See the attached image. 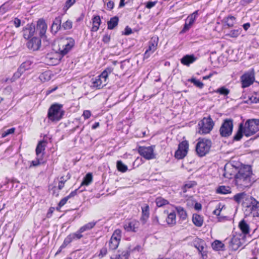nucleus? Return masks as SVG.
Returning <instances> with one entry per match:
<instances>
[{
	"label": "nucleus",
	"instance_id": "f257e3e1",
	"mask_svg": "<svg viewBox=\"0 0 259 259\" xmlns=\"http://www.w3.org/2000/svg\"><path fill=\"white\" fill-rule=\"evenodd\" d=\"M252 175L251 166L249 165H243L235 175V178L238 185L244 187H249L252 184L251 180Z\"/></svg>",
	"mask_w": 259,
	"mask_h": 259
},
{
	"label": "nucleus",
	"instance_id": "f03ea898",
	"mask_svg": "<svg viewBox=\"0 0 259 259\" xmlns=\"http://www.w3.org/2000/svg\"><path fill=\"white\" fill-rule=\"evenodd\" d=\"M63 105L59 103H54L51 105L48 109L47 117L52 122L60 121L65 114V111L63 109Z\"/></svg>",
	"mask_w": 259,
	"mask_h": 259
},
{
	"label": "nucleus",
	"instance_id": "7ed1b4c3",
	"mask_svg": "<svg viewBox=\"0 0 259 259\" xmlns=\"http://www.w3.org/2000/svg\"><path fill=\"white\" fill-rule=\"evenodd\" d=\"M197 141L195 146L196 153L199 157H203L209 153L212 145L211 141L208 139L199 138Z\"/></svg>",
	"mask_w": 259,
	"mask_h": 259
},
{
	"label": "nucleus",
	"instance_id": "20e7f679",
	"mask_svg": "<svg viewBox=\"0 0 259 259\" xmlns=\"http://www.w3.org/2000/svg\"><path fill=\"white\" fill-rule=\"evenodd\" d=\"M245 239V235L238 234L234 235L231 238H226L225 242L228 244L230 249L236 251L243 244Z\"/></svg>",
	"mask_w": 259,
	"mask_h": 259
},
{
	"label": "nucleus",
	"instance_id": "39448f33",
	"mask_svg": "<svg viewBox=\"0 0 259 259\" xmlns=\"http://www.w3.org/2000/svg\"><path fill=\"white\" fill-rule=\"evenodd\" d=\"M245 130V136L250 137L259 131V119L252 118L247 119L244 123Z\"/></svg>",
	"mask_w": 259,
	"mask_h": 259
},
{
	"label": "nucleus",
	"instance_id": "423d86ee",
	"mask_svg": "<svg viewBox=\"0 0 259 259\" xmlns=\"http://www.w3.org/2000/svg\"><path fill=\"white\" fill-rule=\"evenodd\" d=\"M214 124V123L210 116L207 117H203L198 123V133L200 134L209 133L212 130Z\"/></svg>",
	"mask_w": 259,
	"mask_h": 259
},
{
	"label": "nucleus",
	"instance_id": "0eeeda50",
	"mask_svg": "<svg viewBox=\"0 0 259 259\" xmlns=\"http://www.w3.org/2000/svg\"><path fill=\"white\" fill-rule=\"evenodd\" d=\"M233 121L232 118H226L224 120L219 130L221 137L227 138L232 135L233 130Z\"/></svg>",
	"mask_w": 259,
	"mask_h": 259
},
{
	"label": "nucleus",
	"instance_id": "6e6552de",
	"mask_svg": "<svg viewBox=\"0 0 259 259\" xmlns=\"http://www.w3.org/2000/svg\"><path fill=\"white\" fill-rule=\"evenodd\" d=\"M254 74V70L251 68L241 76V81L242 88H247L253 83L255 80Z\"/></svg>",
	"mask_w": 259,
	"mask_h": 259
},
{
	"label": "nucleus",
	"instance_id": "1a4fd4ad",
	"mask_svg": "<svg viewBox=\"0 0 259 259\" xmlns=\"http://www.w3.org/2000/svg\"><path fill=\"white\" fill-rule=\"evenodd\" d=\"M62 49L60 48L59 54L62 58L68 53L75 45V40L72 37H66L62 40Z\"/></svg>",
	"mask_w": 259,
	"mask_h": 259
},
{
	"label": "nucleus",
	"instance_id": "9d476101",
	"mask_svg": "<svg viewBox=\"0 0 259 259\" xmlns=\"http://www.w3.org/2000/svg\"><path fill=\"white\" fill-rule=\"evenodd\" d=\"M189 149V143L187 141H183L180 142L178 145V149L175 153L176 159H183L187 154Z\"/></svg>",
	"mask_w": 259,
	"mask_h": 259
},
{
	"label": "nucleus",
	"instance_id": "9b49d317",
	"mask_svg": "<svg viewBox=\"0 0 259 259\" xmlns=\"http://www.w3.org/2000/svg\"><path fill=\"white\" fill-rule=\"evenodd\" d=\"M155 146L149 147L139 146L138 149V153L145 159L150 160L155 158L154 154V148Z\"/></svg>",
	"mask_w": 259,
	"mask_h": 259
},
{
	"label": "nucleus",
	"instance_id": "f8f14e48",
	"mask_svg": "<svg viewBox=\"0 0 259 259\" xmlns=\"http://www.w3.org/2000/svg\"><path fill=\"white\" fill-rule=\"evenodd\" d=\"M48 26L44 19H39L37 21L36 31H39V37L44 40L47 41V36L46 35Z\"/></svg>",
	"mask_w": 259,
	"mask_h": 259
},
{
	"label": "nucleus",
	"instance_id": "ddd939ff",
	"mask_svg": "<svg viewBox=\"0 0 259 259\" xmlns=\"http://www.w3.org/2000/svg\"><path fill=\"white\" fill-rule=\"evenodd\" d=\"M205 245V243L204 241L200 238H197L194 241V246L196 248L199 254H201V257L203 259H206L207 257V251L204 250V245Z\"/></svg>",
	"mask_w": 259,
	"mask_h": 259
},
{
	"label": "nucleus",
	"instance_id": "4468645a",
	"mask_svg": "<svg viewBox=\"0 0 259 259\" xmlns=\"http://www.w3.org/2000/svg\"><path fill=\"white\" fill-rule=\"evenodd\" d=\"M35 25L33 23L27 24L23 28V36L26 39H28L33 36L35 32Z\"/></svg>",
	"mask_w": 259,
	"mask_h": 259
},
{
	"label": "nucleus",
	"instance_id": "2eb2a0df",
	"mask_svg": "<svg viewBox=\"0 0 259 259\" xmlns=\"http://www.w3.org/2000/svg\"><path fill=\"white\" fill-rule=\"evenodd\" d=\"M41 39L40 37L33 36L27 42L26 46L30 50L32 51H37L41 46Z\"/></svg>",
	"mask_w": 259,
	"mask_h": 259
},
{
	"label": "nucleus",
	"instance_id": "dca6fc26",
	"mask_svg": "<svg viewBox=\"0 0 259 259\" xmlns=\"http://www.w3.org/2000/svg\"><path fill=\"white\" fill-rule=\"evenodd\" d=\"M250 203L246 207L249 208L250 212L253 217H259V202L252 197H250Z\"/></svg>",
	"mask_w": 259,
	"mask_h": 259
},
{
	"label": "nucleus",
	"instance_id": "f3484780",
	"mask_svg": "<svg viewBox=\"0 0 259 259\" xmlns=\"http://www.w3.org/2000/svg\"><path fill=\"white\" fill-rule=\"evenodd\" d=\"M62 16L63 14L56 17L53 21L51 27V31L52 34H56L61 29Z\"/></svg>",
	"mask_w": 259,
	"mask_h": 259
},
{
	"label": "nucleus",
	"instance_id": "a211bd4d",
	"mask_svg": "<svg viewBox=\"0 0 259 259\" xmlns=\"http://www.w3.org/2000/svg\"><path fill=\"white\" fill-rule=\"evenodd\" d=\"M139 225L138 222L133 220L125 222L123 227L127 232H137L138 230Z\"/></svg>",
	"mask_w": 259,
	"mask_h": 259
},
{
	"label": "nucleus",
	"instance_id": "6ab92c4d",
	"mask_svg": "<svg viewBox=\"0 0 259 259\" xmlns=\"http://www.w3.org/2000/svg\"><path fill=\"white\" fill-rule=\"evenodd\" d=\"M245 132L244 122L242 121L239 124L238 130L233 136V141H240L242 138L243 135L245 136Z\"/></svg>",
	"mask_w": 259,
	"mask_h": 259
},
{
	"label": "nucleus",
	"instance_id": "aec40b11",
	"mask_svg": "<svg viewBox=\"0 0 259 259\" xmlns=\"http://www.w3.org/2000/svg\"><path fill=\"white\" fill-rule=\"evenodd\" d=\"M238 227L242 232L240 234L245 235L246 238V235L249 234L250 231L249 224L244 219H243L239 223Z\"/></svg>",
	"mask_w": 259,
	"mask_h": 259
},
{
	"label": "nucleus",
	"instance_id": "412c9836",
	"mask_svg": "<svg viewBox=\"0 0 259 259\" xmlns=\"http://www.w3.org/2000/svg\"><path fill=\"white\" fill-rule=\"evenodd\" d=\"M197 59V58L193 54L186 55L181 59V62L182 64L189 66Z\"/></svg>",
	"mask_w": 259,
	"mask_h": 259
},
{
	"label": "nucleus",
	"instance_id": "4be33fe9",
	"mask_svg": "<svg viewBox=\"0 0 259 259\" xmlns=\"http://www.w3.org/2000/svg\"><path fill=\"white\" fill-rule=\"evenodd\" d=\"M142 216L140 221L143 225H144L147 222L148 219L149 217V206L146 204L142 207Z\"/></svg>",
	"mask_w": 259,
	"mask_h": 259
},
{
	"label": "nucleus",
	"instance_id": "5701e85b",
	"mask_svg": "<svg viewBox=\"0 0 259 259\" xmlns=\"http://www.w3.org/2000/svg\"><path fill=\"white\" fill-rule=\"evenodd\" d=\"M46 143L47 142L45 140H41L38 143L35 149L36 155L37 157L40 156L41 154L44 155L42 152L45 150Z\"/></svg>",
	"mask_w": 259,
	"mask_h": 259
},
{
	"label": "nucleus",
	"instance_id": "b1692460",
	"mask_svg": "<svg viewBox=\"0 0 259 259\" xmlns=\"http://www.w3.org/2000/svg\"><path fill=\"white\" fill-rule=\"evenodd\" d=\"M93 26L91 28V31L96 32L99 28V26L101 23V20L100 16H94L92 18Z\"/></svg>",
	"mask_w": 259,
	"mask_h": 259
},
{
	"label": "nucleus",
	"instance_id": "393cba45",
	"mask_svg": "<svg viewBox=\"0 0 259 259\" xmlns=\"http://www.w3.org/2000/svg\"><path fill=\"white\" fill-rule=\"evenodd\" d=\"M212 249L216 251H224L226 250L225 244L219 240H214L211 243Z\"/></svg>",
	"mask_w": 259,
	"mask_h": 259
},
{
	"label": "nucleus",
	"instance_id": "a878e982",
	"mask_svg": "<svg viewBox=\"0 0 259 259\" xmlns=\"http://www.w3.org/2000/svg\"><path fill=\"white\" fill-rule=\"evenodd\" d=\"M158 37L157 36H153L152 37L150 41H149V51H151L152 53H153L157 49L158 42Z\"/></svg>",
	"mask_w": 259,
	"mask_h": 259
},
{
	"label": "nucleus",
	"instance_id": "bb28decb",
	"mask_svg": "<svg viewBox=\"0 0 259 259\" xmlns=\"http://www.w3.org/2000/svg\"><path fill=\"white\" fill-rule=\"evenodd\" d=\"M119 22V18L117 16H114L110 18L107 22V28L109 30L113 29L117 26Z\"/></svg>",
	"mask_w": 259,
	"mask_h": 259
},
{
	"label": "nucleus",
	"instance_id": "cd10ccee",
	"mask_svg": "<svg viewBox=\"0 0 259 259\" xmlns=\"http://www.w3.org/2000/svg\"><path fill=\"white\" fill-rule=\"evenodd\" d=\"M93 181V175L91 172H88L83 179L79 188L82 186H89Z\"/></svg>",
	"mask_w": 259,
	"mask_h": 259
},
{
	"label": "nucleus",
	"instance_id": "c85d7f7f",
	"mask_svg": "<svg viewBox=\"0 0 259 259\" xmlns=\"http://www.w3.org/2000/svg\"><path fill=\"white\" fill-rule=\"evenodd\" d=\"M192 222L196 226L200 227L203 225V220L201 215L194 214L192 217Z\"/></svg>",
	"mask_w": 259,
	"mask_h": 259
},
{
	"label": "nucleus",
	"instance_id": "c756f323",
	"mask_svg": "<svg viewBox=\"0 0 259 259\" xmlns=\"http://www.w3.org/2000/svg\"><path fill=\"white\" fill-rule=\"evenodd\" d=\"M198 10L195 11L192 14L189 15L186 19L185 21L189 25H192L196 19L198 17Z\"/></svg>",
	"mask_w": 259,
	"mask_h": 259
},
{
	"label": "nucleus",
	"instance_id": "7c9ffc66",
	"mask_svg": "<svg viewBox=\"0 0 259 259\" xmlns=\"http://www.w3.org/2000/svg\"><path fill=\"white\" fill-rule=\"evenodd\" d=\"M176 213L174 211L170 212L168 214L166 219L167 224L170 226H173L175 225L176 223Z\"/></svg>",
	"mask_w": 259,
	"mask_h": 259
},
{
	"label": "nucleus",
	"instance_id": "2f4dec72",
	"mask_svg": "<svg viewBox=\"0 0 259 259\" xmlns=\"http://www.w3.org/2000/svg\"><path fill=\"white\" fill-rule=\"evenodd\" d=\"M176 209L177 211L180 218L183 220H185L187 218V213L184 208L181 206H177Z\"/></svg>",
	"mask_w": 259,
	"mask_h": 259
},
{
	"label": "nucleus",
	"instance_id": "473e14b6",
	"mask_svg": "<svg viewBox=\"0 0 259 259\" xmlns=\"http://www.w3.org/2000/svg\"><path fill=\"white\" fill-rule=\"evenodd\" d=\"M216 192L217 193L221 194H227L231 192L230 187L226 186H219L217 188Z\"/></svg>",
	"mask_w": 259,
	"mask_h": 259
},
{
	"label": "nucleus",
	"instance_id": "72a5a7b5",
	"mask_svg": "<svg viewBox=\"0 0 259 259\" xmlns=\"http://www.w3.org/2000/svg\"><path fill=\"white\" fill-rule=\"evenodd\" d=\"M105 85L106 83L103 82V81L101 80V78L98 77L96 78L92 82V86L93 87H96L98 89L103 88Z\"/></svg>",
	"mask_w": 259,
	"mask_h": 259
},
{
	"label": "nucleus",
	"instance_id": "f704fd0d",
	"mask_svg": "<svg viewBox=\"0 0 259 259\" xmlns=\"http://www.w3.org/2000/svg\"><path fill=\"white\" fill-rule=\"evenodd\" d=\"M97 223V222H91L88 223L79 228L80 232L83 233L86 231L92 229L95 227Z\"/></svg>",
	"mask_w": 259,
	"mask_h": 259
},
{
	"label": "nucleus",
	"instance_id": "c9c22d12",
	"mask_svg": "<svg viewBox=\"0 0 259 259\" xmlns=\"http://www.w3.org/2000/svg\"><path fill=\"white\" fill-rule=\"evenodd\" d=\"M43 154H41L40 156L37 157L36 158V159L34 160H32L31 162V164L29 166V167H31L32 166H37L41 164H43L45 163L42 159Z\"/></svg>",
	"mask_w": 259,
	"mask_h": 259
},
{
	"label": "nucleus",
	"instance_id": "e433bc0d",
	"mask_svg": "<svg viewBox=\"0 0 259 259\" xmlns=\"http://www.w3.org/2000/svg\"><path fill=\"white\" fill-rule=\"evenodd\" d=\"M33 64V62L30 60H26L23 62L19 68L24 72L26 70H29Z\"/></svg>",
	"mask_w": 259,
	"mask_h": 259
},
{
	"label": "nucleus",
	"instance_id": "4c0bfd02",
	"mask_svg": "<svg viewBox=\"0 0 259 259\" xmlns=\"http://www.w3.org/2000/svg\"><path fill=\"white\" fill-rule=\"evenodd\" d=\"M235 20V17L233 16H229L228 17H225L224 19V21L226 23V25L228 26V27H233Z\"/></svg>",
	"mask_w": 259,
	"mask_h": 259
},
{
	"label": "nucleus",
	"instance_id": "58836bf2",
	"mask_svg": "<svg viewBox=\"0 0 259 259\" xmlns=\"http://www.w3.org/2000/svg\"><path fill=\"white\" fill-rule=\"evenodd\" d=\"M187 81L192 83L195 86L199 89H202L204 87V83L199 80L197 79L195 77L189 78Z\"/></svg>",
	"mask_w": 259,
	"mask_h": 259
},
{
	"label": "nucleus",
	"instance_id": "ea45409f",
	"mask_svg": "<svg viewBox=\"0 0 259 259\" xmlns=\"http://www.w3.org/2000/svg\"><path fill=\"white\" fill-rule=\"evenodd\" d=\"M213 93H217L221 95L227 96L229 94L230 91L225 86L221 87L217 90L213 91Z\"/></svg>",
	"mask_w": 259,
	"mask_h": 259
},
{
	"label": "nucleus",
	"instance_id": "a19ab883",
	"mask_svg": "<svg viewBox=\"0 0 259 259\" xmlns=\"http://www.w3.org/2000/svg\"><path fill=\"white\" fill-rule=\"evenodd\" d=\"M116 167L117 170L121 172H125L128 169L127 166L124 164L121 160L117 161Z\"/></svg>",
	"mask_w": 259,
	"mask_h": 259
},
{
	"label": "nucleus",
	"instance_id": "79ce46f5",
	"mask_svg": "<svg viewBox=\"0 0 259 259\" xmlns=\"http://www.w3.org/2000/svg\"><path fill=\"white\" fill-rule=\"evenodd\" d=\"M121 231L119 229H116L115 230L110 239H111L112 240H114V241H117V242H119L120 241V239H121Z\"/></svg>",
	"mask_w": 259,
	"mask_h": 259
},
{
	"label": "nucleus",
	"instance_id": "37998d69",
	"mask_svg": "<svg viewBox=\"0 0 259 259\" xmlns=\"http://www.w3.org/2000/svg\"><path fill=\"white\" fill-rule=\"evenodd\" d=\"M242 31V30L241 28L232 29L231 30L228 34H227V35L231 37H237L241 34Z\"/></svg>",
	"mask_w": 259,
	"mask_h": 259
},
{
	"label": "nucleus",
	"instance_id": "c03bdc74",
	"mask_svg": "<svg viewBox=\"0 0 259 259\" xmlns=\"http://www.w3.org/2000/svg\"><path fill=\"white\" fill-rule=\"evenodd\" d=\"M196 185L197 183L195 181H189L183 186L182 188L183 191L184 193H186L188 189L192 188Z\"/></svg>",
	"mask_w": 259,
	"mask_h": 259
},
{
	"label": "nucleus",
	"instance_id": "a18cd8bd",
	"mask_svg": "<svg viewBox=\"0 0 259 259\" xmlns=\"http://www.w3.org/2000/svg\"><path fill=\"white\" fill-rule=\"evenodd\" d=\"M155 202L157 206L159 207H162L163 206L168 204L169 203V202L167 200L162 198V197H160L157 198L156 199Z\"/></svg>",
	"mask_w": 259,
	"mask_h": 259
},
{
	"label": "nucleus",
	"instance_id": "49530a36",
	"mask_svg": "<svg viewBox=\"0 0 259 259\" xmlns=\"http://www.w3.org/2000/svg\"><path fill=\"white\" fill-rule=\"evenodd\" d=\"M246 196V194L245 192L237 193L233 196V199L237 203H239Z\"/></svg>",
	"mask_w": 259,
	"mask_h": 259
},
{
	"label": "nucleus",
	"instance_id": "de8ad7c7",
	"mask_svg": "<svg viewBox=\"0 0 259 259\" xmlns=\"http://www.w3.org/2000/svg\"><path fill=\"white\" fill-rule=\"evenodd\" d=\"M72 21L68 19L66 22H64L62 24L61 29H63L64 30H70L72 28Z\"/></svg>",
	"mask_w": 259,
	"mask_h": 259
},
{
	"label": "nucleus",
	"instance_id": "09e8293b",
	"mask_svg": "<svg viewBox=\"0 0 259 259\" xmlns=\"http://www.w3.org/2000/svg\"><path fill=\"white\" fill-rule=\"evenodd\" d=\"M76 2V0H67L63 7V10L64 13L72 6Z\"/></svg>",
	"mask_w": 259,
	"mask_h": 259
},
{
	"label": "nucleus",
	"instance_id": "8fccbe9b",
	"mask_svg": "<svg viewBox=\"0 0 259 259\" xmlns=\"http://www.w3.org/2000/svg\"><path fill=\"white\" fill-rule=\"evenodd\" d=\"M23 73V70L19 67L17 71L14 73L13 76L11 78V82H13L19 78Z\"/></svg>",
	"mask_w": 259,
	"mask_h": 259
},
{
	"label": "nucleus",
	"instance_id": "3c124183",
	"mask_svg": "<svg viewBox=\"0 0 259 259\" xmlns=\"http://www.w3.org/2000/svg\"><path fill=\"white\" fill-rule=\"evenodd\" d=\"M23 73V70L19 67L17 71L14 73L13 76L11 78V82H13L19 78Z\"/></svg>",
	"mask_w": 259,
	"mask_h": 259
},
{
	"label": "nucleus",
	"instance_id": "603ef678",
	"mask_svg": "<svg viewBox=\"0 0 259 259\" xmlns=\"http://www.w3.org/2000/svg\"><path fill=\"white\" fill-rule=\"evenodd\" d=\"M130 254V252L128 250L123 251L121 254L117 255L115 257V259H127Z\"/></svg>",
	"mask_w": 259,
	"mask_h": 259
},
{
	"label": "nucleus",
	"instance_id": "864d4df0",
	"mask_svg": "<svg viewBox=\"0 0 259 259\" xmlns=\"http://www.w3.org/2000/svg\"><path fill=\"white\" fill-rule=\"evenodd\" d=\"M82 232H80V230L79 229L75 233L70 234L73 241L74 240H78L81 238L83 237V235L81 234Z\"/></svg>",
	"mask_w": 259,
	"mask_h": 259
},
{
	"label": "nucleus",
	"instance_id": "5fc2aeb1",
	"mask_svg": "<svg viewBox=\"0 0 259 259\" xmlns=\"http://www.w3.org/2000/svg\"><path fill=\"white\" fill-rule=\"evenodd\" d=\"M119 243V242H117L116 240L114 241L110 239L109 241V249L111 250L116 249L118 247Z\"/></svg>",
	"mask_w": 259,
	"mask_h": 259
},
{
	"label": "nucleus",
	"instance_id": "6e6d98bb",
	"mask_svg": "<svg viewBox=\"0 0 259 259\" xmlns=\"http://www.w3.org/2000/svg\"><path fill=\"white\" fill-rule=\"evenodd\" d=\"M72 241H73V240L69 234L65 238L64 242L62 244L61 248H65L67 245L70 243Z\"/></svg>",
	"mask_w": 259,
	"mask_h": 259
},
{
	"label": "nucleus",
	"instance_id": "4d7b16f0",
	"mask_svg": "<svg viewBox=\"0 0 259 259\" xmlns=\"http://www.w3.org/2000/svg\"><path fill=\"white\" fill-rule=\"evenodd\" d=\"M15 131V128L14 127H12L2 133V137L3 138H5L8 136L9 135L13 134Z\"/></svg>",
	"mask_w": 259,
	"mask_h": 259
},
{
	"label": "nucleus",
	"instance_id": "13d9d810",
	"mask_svg": "<svg viewBox=\"0 0 259 259\" xmlns=\"http://www.w3.org/2000/svg\"><path fill=\"white\" fill-rule=\"evenodd\" d=\"M69 199L68 197L66 196L63 199H62L59 203H58V207H57V209H58L59 208H61L63 206H64Z\"/></svg>",
	"mask_w": 259,
	"mask_h": 259
},
{
	"label": "nucleus",
	"instance_id": "bf43d9fd",
	"mask_svg": "<svg viewBox=\"0 0 259 259\" xmlns=\"http://www.w3.org/2000/svg\"><path fill=\"white\" fill-rule=\"evenodd\" d=\"M108 75L106 74V72H104V71L102 72V73L98 76L101 78V80L103 81V82L106 84L107 79L108 78Z\"/></svg>",
	"mask_w": 259,
	"mask_h": 259
},
{
	"label": "nucleus",
	"instance_id": "052dcab7",
	"mask_svg": "<svg viewBox=\"0 0 259 259\" xmlns=\"http://www.w3.org/2000/svg\"><path fill=\"white\" fill-rule=\"evenodd\" d=\"M59 190L56 186H54L51 189L52 195L56 197H58L59 195Z\"/></svg>",
	"mask_w": 259,
	"mask_h": 259
},
{
	"label": "nucleus",
	"instance_id": "680f3d73",
	"mask_svg": "<svg viewBox=\"0 0 259 259\" xmlns=\"http://www.w3.org/2000/svg\"><path fill=\"white\" fill-rule=\"evenodd\" d=\"M111 39L110 35L107 33H106L102 38V41L104 44H108Z\"/></svg>",
	"mask_w": 259,
	"mask_h": 259
},
{
	"label": "nucleus",
	"instance_id": "e2e57ef3",
	"mask_svg": "<svg viewBox=\"0 0 259 259\" xmlns=\"http://www.w3.org/2000/svg\"><path fill=\"white\" fill-rule=\"evenodd\" d=\"M191 25H189L188 23L185 21V24L184 25V27L183 29L181 31L180 33H184L186 31H188L190 27H191Z\"/></svg>",
	"mask_w": 259,
	"mask_h": 259
},
{
	"label": "nucleus",
	"instance_id": "0e129e2a",
	"mask_svg": "<svg viewBox=\"0 0 259 259\" xmlns=\"http://www.w3.org/2000/svg\"><path fill=\"white\" fill-rule=\"evenodd\" d=\"M157 1H154V2L149 1L146 3L145 7L147 9H151V8H153V7H154L155 6V5L157 4Z\"/></svg>",
	"mask_w": 259,
	"mask_h": 259
},
{
	"label": "nucleus",
	"instance_id": "69168bd1",
	"mask_svg": "<svg viewBox=\"0 0 259 259\" xmlns=\"http://www.w3.org/2000/svg\"><path fill=\"white\" fill-rule=\"evenodd\" d=\"M13 23L16 28H18L21 26V21L18 18L16 17L13 20Z\"/></svg>",
	"mask_w": 259,
	"mask_h": 259
},
{
	"label": "nucleus",
	"instance_id": "338daca9",
	"mask_svg": "<svg viewBox=\"0 0 259 259\" xmlns=\"http://www.w3.org/2000/svg\"><path fill=\"white\" fill-rule=\"evenodd\" d=\"M106 5L107 10L110 11L113 9L114 7V3L112 1H109L107 2Z\"/></svg>",
	"mask_w": 259,
	"mask_h": 259
},
{
	"label": "nucleus",
	"instance_id": "774afa93",
	"mask_svg": "<svg viewBox=\"0 0 259 259\" xmlns=\"http://www.w3.org/2000/svg\"><path fill=\"white\" fill-rule=\"evenodd\" d=\"M133 32L132 29L128 27V26H126L124 29V31L123 34L125 35H128L132 34Z\"/></svg>",
	"mask_w": 259,
	"mask_h": 259
}]
</instances>
